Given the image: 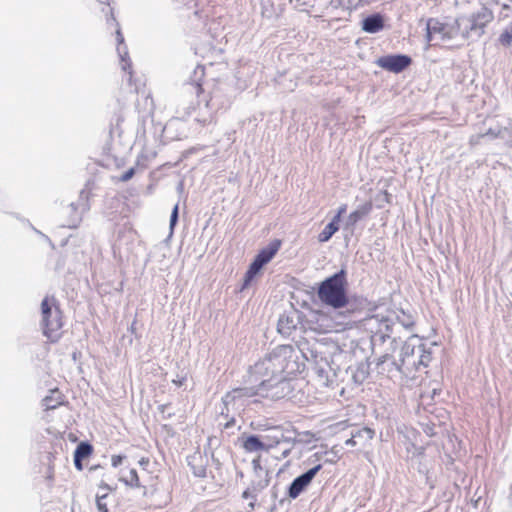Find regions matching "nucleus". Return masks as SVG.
Segmentation results:
<instances>
[{"label":"nucleus","mask_w":512,"mask_h":512,"mask_svg":"<svg viewBox=\"0 0 512 512\" xmlns=\"http://www.w3.org/2000/svg\"><path fill=\"white\" fill-rule=\"evenodd\" d=\"M181 110L183 111V116H190L191 113L195 110V105L191 101L188 105L186 103L182 102L178 106V113H181Z\"/></svg>","instance_id":"nucleus-33"},{"label":"nucleus","mask_w":512,"mask_h":512,"mask_svg":"<svg viewBox=\"0 0 512 512\" xmlns=\"http://www.w3.org/2000/svg\"><path fill=\"white\" fill-rule=\"evenodd\" d=\"M346 270L341 269L323 280L317 290L320 301L334 309L348 307Z\"/></svg>","instance_id":"nucleus-3"},{"label":"nucleus","mask_w":512,"mask_h":512,"mask_svg":"<svg viewBox=\"0 0 512 512\" xmlns=\"http://www.w3.org/2000/svg\"><path fill=\"white\" fill-rule=\"evenodd\" d=\"M74 465L77 469H82V461H76V456H74Z\"/></svg>","instance_id":"nucleus-44"},{"label":"nucleus","mask_w":512,"mask_h":512,"mask_svg":"<svg viewBox=\"0 0 512 512\" xmlns=\"http://www.w3.org/2000/svg\"><path fill=\"white\" fill-rule=\"evenodd\" d=\"M93 451L92 445L88 442H81L77 445L74 456H76V461H82L87 458Z\"/></svg>","instance_id":"nucleus-27"},{"label":"nucleus","mask_w":512,"mask_h":512,"mask_svg":"<svg viewBox=\"0 0 512 512\" xmlns=\"http://www.w3.org/2000/svg\"><path fill=\"white\" fill-rule=\"evenodd\" d=\"M499 42L505 47L510 46L512 43V29L502 32L499 36Z\"/></svg>","instance_id":"nucleus-32"},{"label":"nucleus","mask_w":512,"mask_h":512,"mask_svg":"<svg viewBox=\"0 0 512 512\" xmlns=\"http://www.w3.org/2000/svg\"><path fill=\"white\" fill-rule=\"evenodd\" d=\"M124 456L122 455H113L112 458H111V464L113 467H118L119 465L122 464L123 460H124Z\"/></svg>","instance_id":"nucleus-38"},{"label":"nucleus","mask_w":512,"mask_h":512,"mask_svg":"<svg viewBox=\"0 0 512 512\" xmlns=\"http://www.w3.org/2000/svg\"><path fill=\"white\" fill-rule=\"evenodd\" d=\"M339 230V224L331 220L325 228L319 233L318 241L320 243L328 242L332 236Z\"/></svg>","instance_id":"nucleus-25"},{"label":"nucleus","mask_w":512,"mask_h":512,"mask_svg":"<svg viewBox=\"0 0 512 512\" xmlns=\"http://www.w3.org/2000/svg\"><path fill=\"white\" fill-rule=\"evenodd\" d=\"M298 370L296 351L292 345H278L264 358L250 367V375L254 381L260 378L284 377Z\"/></svg>","instance_id":"nucleus-1"},{"label":"nucleus","mask_w":512,"mask_h":512,"mask_svg":"<svg viewBox=\"0 0 512 512\" xmlns=\"http://www.w3.org/2000/svg\"><path fill=\"white\" fill-rule=\"evenodd\" d=\"M263 15H269V10H266L265 9V6L263 7V11H262Z\"/></svg>","instance_id":"nucleus-47"},{"label":"nucleus","mask_w":512,"mask_h":512,"mask_svg":"<svg viewBox=\"0 0 512 512\" xmlns=\"http://www.w3.org/2000/svg\"><path fill=\"white\" fill-rule=\"evenodd\" d=\"M259 390L260 396L279 400L288 396L292 392V386L286 377L260 378Z\"/></svg>","instance_id":"nucleus-7"},{"label":"nucleus","mask_w":512,"mask_h":512,"mask_svg":"<svg viewBox=\"0 0 512 512\" xmlns=\"http://www.w3.org/2000/svg\"><path fill=\"white\" fill-rule=\"evenodd\" d=\"M372 210L371 202H365L360 205L355 211L351 212L347 218L346 225L354 226L358 221L367 216Z\"/></svg>","instance_id":"nucleus-18"},{"label":"nucleus","mask_w":512,"mask_h":512,"mask_svg":"<svg viewBox=\"0 0 512 512\" xmlns=\"http://www.w3.org/2000/svg\"><path fill=\"white\" fill-rule=\"evenodd\" d=\"M264 442L271 444V449L282 442H287L288 438L284 435L283 431L275 427L271 429L267 434L262 435Z\"/></svg>","instance_id":"nucleus-20"},{"label":"nucleus","mask_w":512,"mask_h":512,"mask_svg":"<svg viewBox=\"0 0 512 512\" xmlns=\"http://www.w3.org/2000/svg\"><path fill=\"white\" fill-rule=\"evenodd\" d=\"M90 193L83 189L81 190L78 200L76 202H71L68 204V209L71 211H75L80 209L84 214L90 210Z\"/></svg>","instance_id":"nucleus-19"},{"label":"nucleus","mask_w":512,"mask_h":512,"mask_svg":"<svg viewBox=\"0 0 512 512\" xmlns=\"http://www.w3.org/2000/svg\"><path fill=\"white\" fill-rule=\"evenodd\" d=\"M358 443L357 435H354V433H352L351 437L345 441V445L352 447L356 446Z\"/></svg>","instance_id":"nucleus-39"},{"label":"nucleus","mask_w":512,"mask_h":512,"mask_svg":"<svg viewBox=\"0 0 512 512\" xmlns=\"http://www.w3.org/2000/svg\"><path fill=\"white\" fill-rule=\"evenodd\" d=\"M354 435H357V439H358V441H359L360 439H363V440H366V441H367V440H371V439L373 438V436H374V431H373L372 429H370V428L365 427V428H362V429L357 430V431L354 433Z\"/></svg>","instance_id":"nucleus-30"},{"label":"nucleus","mask_w":512,"mask_h":512,"mask_svg":"<svg viewBox=\"0 0 512 512\" xmlns=\"http://www.w3.org/2000/svg\"><path fill=\"white\" fill-rule=\"evenodd\" d=\"M234 424H235V420H234V418H231L229 421H227V422L224 424V427H225V428H230V427H232Z\"/></svg>","instance_id":"nucleus-43"},{"label":"nucleus","mask_w":512,"mask_h":512,"mask_svg":"<svg viewBox=\"0 0 512 512\" xmlns=\"http://www.w3.org/2000/svg\"><path fill=\"white\" fill-rule=\"evenodd\" d=\"M135 174V168H130L128 169L125 173L122 174V176L120 177V180L123 181V182H127L129 181Z\"/></svg>","instance_id":"nucleus-36"},{"label":"nucleus","mask_w":512,"mask_h":512,"mask_svg":"<svg viewBox=\"0 0 512 512\" xmlns=\"http://www.w3.org/2000/svg\"><path fill=\"white\" fill-rule=\"evenodd\" d=\"M396 319L398 323L406 329H410L414 324L412 318L409 315H406L403 311L401 314L396 316Z\"/></svg>","instance_id":"nucleus-29"},{"label":"nucleus","mask_w":512,"mask_h":512,"mask_svg":"<svg viewBox=\"0 0 512 512\" xmlns=\"http://www.w3.org/2000/svg\"><path fill=\"white\" fill-rule=\"evenodd\" d=\"M35 231L38 233V234H41L43 237L47 238L44 234L41 233V231H38L35 229Z\"/></svg>","instance_id":"nucleus-51"},{"label":"nucleus","mask_w":512,"mask_h":512,"mask_svg":"<svg viewBox=\"0 0 512 512\" xmlns=\"http://www.w3.org/2000/svg\"><path fill=\"white\" fill-rule=\"evenodd\" d=\"M375 324L378 325V329L371 335V345L374 352L381 350L382 346L387 340H389L390 348L386 349L384 353L378 358V365L386 363L390 359V352L394 351L398 346L396 338H391L390 332L393 330V322L390 318L373 315L368 319V325L372 328Z\"/></svg>","instance_id":"nucleus-4"},{"label":"nucleus","mask_w":512,"mask_h":512,"mask_svg":"<svg viewBox=\"0 0 512 512\" xmlns=\"http://www.w3.org/2000/svg\"><path fill=\"white\" fill-rule=\"evenodd\" d=\"M198 121L203 122V123H206V122L208 121V118H206V117H205V118H203V119H198Z\"/></svg>","instance_id":"nucleus-48"},{"label":"nucleus","mask_w":512,"mask_h":512,"mask_svg":"<svg viewBox=\"0 0 512 512\" xmlns=\"http://www.w3.org/2000/svg\"><path fill=\"white\" fill-rule=\"evenodd\" d=\"M134 324H135V322H134V323H132V325H131V330H132V331L134 330Z\"/></svg>","instance_id":"nucleus-53"},{"label":"nucleus","mask_w":512,"mask_h":512,"mask_svg":"<svg viewBox=\"0 0 512 512\" xmlns=\"http://www.w3.org/2000/svg\"><path fill=\"white\" fill-rule=\"evenodd\" d=\"M249 506H250L251 508H254V502H251V503L249 504Z\"/></svg>","instance_id":"nucleus-52"},{"label":"nucleus","mask_w":512,"mask_h":512,"mask_svg":"<svg viewBox=\"0 0 512 512\" xmlns=\"http://www.w3.org/2000/svg\"><path fill=\"white\" fill-rule=\"evenodd\" d=\"M272 496L276 497L275 487L272 488Z\"/></svg>","instance_id":"nucleus-50"},{"label":"nucleus","mask_w":512,"mask_h":512,"mask_svg":"<svg viewBox=\"0 0 512 512\" xmlns=\"http://www.w3.org/2000/svg\"><path fill=\"white\" fill-rule=\"evenodd\" d=\"M100 2H105L106 0H99Z\"/></svg>","instance_id":"nucleus-55"},{"label":"nucleus","mask_w":512,"mask_h":512,"mask_svg":"<svg viewBox=\"0 0 512 512\" xmlns=\"http://www.w3.org/2000/svg\"><path fill=\"white\" fill-rule=\"evenodd\" d=\"M243 448L247 452L269 451L271 444L264 442L262 435H249L243 442Z\"/></svg>","instance_id":"nucleus-14"},{"label":"nucleus","mask_w":512,"mask_h":512,"mask_svg":"<svg viewBox=\"0 0 512 512\" xmlns=\"http://www.w3.org/2000/svg\"><path fill=\"white\" fill-rule=\"evenodd\" d=\"M464 19L458 18L453 23H442L436 18H430L426 23V40L432 45L454 39L461 30Z\"/></svg>","instance_id":"nucleus-6"},{"label":"nucleus","mask_w":512,"mask_h":512,"mask_svg":"<svg viewBox=\"0 0 512 512\" xmlns=\"http://www.w3.org/2000/svg\"><path fill=\"white\" fill-rule=\"evenodd\" d=\"M178 217H179V206L178 204H176L171 212V215H170V223H169V226H170V230L173 231L175 225L177 224L178 222Z\"/></svg>","instance_id":"nucleus-34"},{"label":"nucleus","mask_w":512,"mask_h":512,"mask_svg":"<svg viewBox=\"0 0 512 512\" xmlns=\"http://www.w3.org/2000/svg\"><path fill=\"white\" fill-rule=\"evenodd\" d=\"M289 453H290V450L287 449V450L283 451L282 455H283V457H287L289 455Z\"/></svg>","instance_id":"nucleus-46"},{"label":"nucleus","mask_w":512,"mask_h":512,"mask_svg":"<svg viewBox=\"0 0 512 512\" xmlns=\"http://www.w3.org/2000/svg\"><path fill=\"white\" fill-rule=\"evenodd\" d=\"M314 372L319 377L320 381L324 384H327L329 381V373L331 371V367L328 361L324 358H321L319 361L315 362Z\"/></svg>","instance_id":"nucleus-22"},{"label":"nucleus","mask_w":512,"mask_h":512,"mask_svg":"<svg viewBox=\"0 0 512 512\" xmlns=\"http://www.w3.org/2000/svg\"><path fill=\"white\" fill-rule=\"evenodd\" d=\"M205 76V67L203 65L198 64L192 74L190 75L189 79L184 83L182 87V95L183 96H191L199 98L201 93L203 92L202 89V80Z\"/></svg>","instance_id":"nucleus-11"},{"label":"nucleus","mask_w":512,"mask_h":512,"mask_svg":"<svg viewBox=\"0 0 512 512\" xmlns=\"http://www.w3.org/2000/svg\"><path fill=\"white\" fill-rule=\"evenodd\" d=\"M156 156V153L155 152H151L149 155L148 154H145L144 152L141 154V158H145V159H152Z\"/></svg>","instance_id":"nucleus-41"},{"label":"nucleus","mask_w":512,"mask_h":512,"mask_svg":"<svg viewBox=\"0 0 512 512\" xmlns=\"http://www.w3.org/2000/svg\"><path fill=\"white\" fill-rule=\"evenodd\" d=\"M107 498V493L103 495H97L96 496V506L99 512H109V509L107 507V503L105 499Z\"/></svg>","instance_id":"nucleus-31"},{"label":"nucleus","mask_w":512,"mask_h":512,"mask_svg":"<svg viewBox=\"0 0 512 512\" xmlns=\"http://www.w3.org/2000/svg\"><path fill=\"white\" fill-rule=\"evenodd\" d=\"M296 326L297 324L292 317L283 315L278 320L277 330L281 335L289 337Z\"/></svg>","instance_id":"nucleus-21"},{"label":"nucleus","mask_w":512,"mask_h":512,"mask_svg":"<svg viewBox=\"0 0 512 512\" xmlns=\"http://www.w3.org/2000/svg\"><path fill=\"white\" fill-rule=\"evenodd\" d=\"M100 488H101V489H104V490H110V489H111V488H110V486H109L108 484H105V483H102V484L100 485Z\"/></svg>","instance_id":"nucleus-45"},{"label":"nucleus","mask_w":512,"mask_h":512,"mask_svg":"<svg viewBox=\"0 0 512 512\" xmlns=\"http://www.w3.org/2000/svg\"><path fill=\"white\" fill-rule=\"evenodd\" d=\"M40 325L44 336L56 342L61 336L63 326L62 312L55 297L46 296L41 302Z\"/></svg>","instance_id":"nucleus-5"},{"label":"nucleus","mask_w":512,"mask_h":512,"mask_svg":"<svg viewBox=\"0 0 512 512\" xmlns=\"http://www.w3.org/2000/svg\"><path fill=\"white\" fill-rule=\"evenodd\" d=\"M255 492H256V491H254V490H253V488H252V486H251V487L247 488V489L243 492L242 497H243L244 499H249V498H251V499H253L254 501H256V495L254 494Z\"/></svg>","instance_id":"nucleus-37"},{"label":"nucleus","mask_w":512,"mask_h":512,"mask_svg":"<svg viewBox=\"0 0 512 512\" xmlns=\"http://www.w3.org/2000/svg\"><path fill=\"white\" fill-rule=\"evenodd\" d=\"M431 361V353L424 348L422 339L412 335L402 345L399 359L393 360L392 365L396 370L407 377H412L419 368L427 367Z\"/></svg>","instance_id":"nucleus-2"},{"label":"nucleus","mask_w":512,"mask_h":512,"mask_svg":"<svg viewBox=\"0 0 512 512\" xmlns=\"http://www.w3.org/2000/svg\"><path fill=\"white\" fill-rule=\"evenodd\" d=\"M210 106V101L205 100V108H208Z\"/></svg>","instance_id":"nucleus-49"},{"label":"nucleus","mask_w":512,"mask_h":512,"mask_svg":"<svg viewBox=\"0 0 512 512\" xmlns=\"http://www.w3.org/2000/svg\"><path fill=\"white\" fill-rule=\"evenodd\" d=\"M184 381H185V378H184V377H182V378H179V379H174V380H173V383H174L175 385H177V386H179V387H180V386H182V385H183Z\"/></svg>","instance_id":"nucleus-42"},{"label":"nucleus","mask_w":512,"mask_h":512,"mask_svg":"<svg viewBox=\"0 0 512 512\" xmlns=\"http://www.w3.org/2000/svg\"><path fill=\"white\" fill-rule=\"evenodd\" d=\"M375 63L389 72L401 73L411 65L412 59L405 54H390L379 57Z\"/></svg>","instance_id":"nucleus-10"},{"label":"nucleus","mask_w":512,"mask_h":512,"mask_svg":"<svg viewBox=\"0 0 512 512\" xmlns=\"http://www.w3.org/2000/svg\"><path fill=\"white\" fill-rule=\"evenodd\" d=\"M63 213L68 217V220L64 226L71 229L77 228L79 226L84 215V212H82L80 209L75 211L69 210L68 205L63 208Z\"/></svg>","instance_id":"nucleus-23"},{"label":"nucleus","mask_w":512,"mask_h":512,"mask_svg":"<svg viewBox=\"0 0 512 512\" xmlns=\"http://www.w3.org/2000/svg\"><path fill=\"white\" fill-rule=\"evenodd\" d=\"M120 480L129 487H140V481L136 469H130L127 474L122 475Z\"/></svg>","instance_id":"nucleus-28"},{"label":"nucleus","mask_w":512,"mask_h":512,"mask_svg":"<svg viewBox=\"0 0 512 512\" xmlns=\"http://www.w3.org/2000/svg\"><path fill=\"white\" fill-rule=\"evenodd\" d=\"M194 474L198 477H205L206 470L204 468H201L198 471H194Z\"/></svg>","instance_id":"nucleus-40"},{"label":"nucleus","mask_w":512,"mask_h":512,"mask_svg":"<svg viewBox=\"0 0 512 512\" xmlns=\"http://www.w3.org/2000/svg\"><path fill=\"white\" fill-rule=\"evenodd\" d=\"M346 209H347V206L345 204L341 205L339 208H338V211L337 213L334 215V217L332 218V220H334L335 222H337L339 224L340 222V219L342 217V215L346 212Z\"/></svg>","instance_id":"nucleus-35"},{"label":"nucleus","mask_w":512,"mask_h":512,"mask_svg":"<svg viewBox=\"0 0 512 512\" xmlns=\"http://www.w3.org/2000/svg\"><path fill=\"white\" fill-rule=\"evenodd\" d=\"M62 404L61 394L58 390H52L50 395L42 400L45 410H53Z\"/></svg>","instance_id":"nucleus-24"},{"label":"nucleus","mask_w":512,"mask_h":512,"mask_svg":"<svg viewBox=\"0 0 512 512\" xmlns=\"http://www.w3.org/2000/svg\"><path fill=\"white\" fill-rule=\"evenodd\" d=\"M384 27V19L378 14H371L365 17L362 21V29L367 33H377L381 31Z\"/></svg>","instance_id":"nucleus-15"},{"label":"nucleus","mask_w":512,"mask_h":512,"mask_svg":"<svg viewBox=\"0 0 512 512\" xmlns=\"http://www.w3.org/2000/svg\"><path fill=\"white\" fill-rule=\"evenodd\" d=\"M494 18V15L490 9L487 7H482L479 11L474 13L471 18L468 20L469 26H466L464 36H476L479 38L484 33V28L488 23H490Z\"/></svg>","instance_id":"nucleus-8"},{"label":"nucleus","mask_w":512,"mask_h":512,"mask_svg":"<svg viewBox=\"0 0 512 512\" xmlns=\"http://www.w3.org/2000/svg\"><path fill=\"white\" fill-rule=\"evenodd\" d=\"M280 246V240H273L265 248L261 249L254 259L265 266L275 256Z\"/></svg>","instance_id":"nucleus-16"},{"label":"nucleus","mask_w":512,"mask_h":512,"mask_svg":"<svg viewBox=\"0 0 512 512\" xmlns=\"http://www.w3.org/2000/svg\"><path fill=\"white\" fill-rule=\"evenodd\" d=\"M263 267L264 266L261 263H259L256 259L252 261L247 272L245 273L242 289H245L246 287L249 286L251 281L262 270Z\"/></svg>","instance_id":"nucleus-26"},{"label":"nucleus","mask_w":512,"mask_h":512,"mask_svg":"<svg viewBox=\"0 0 512 512\" xmlns=\"http://www.w3.org/2000/svg\"><path fill=\"white\" fill-rule=\"evenodd\" d=\"M147 494L146 488H144L143 495L145 496Z\"/></svg>","instance_id":"nucleus-54"},{"label":"nucleus","mask_w":512,"mask_h":512,"mask_svg":"<svg viewBox=\"0 0 512 512\" xmlns=\"http://www.w3.org/2000/svg\"><path fill=\"white\" fill-rule=\"evenodd\" d=\"M116 39L118 42L117 52L120 57L121 68L123 71H128V73L131 75V71H130L131 61L128 57L127 47L125 45H123L124 37L121 34L120 30H117V32H116Z\"/></svg>","instance_id":"nucleus-17"},{"label":"nucleus","mask_w":512,"mask_h":512,"mask_svg":"<svg viewBox=\"0 0 512 512\" xmlns=\"http://www.w3.org/2000/svg\"><path fill=\"white\" fill-rule=\"evenodd\" d=\"M252 467L255 479L252 481L254 491H262L270 482V472L262 466L260 457L252 460Z\"/></svg>","instance_id":"nucleus-13"},{"label":"nucleus","mask_w":512,"mask_h":512,"mask_svg":"<svg viewBox=\"0 0 512 512\" xmlns=\"http://www.w3.org/2000/svg\"><path fill=\"white\" fill-rule=\"evenodd\" d=\"M322 469V464H317L306 472L294 478L287 488V495L291 499H296L312 483L317 473Z\"/></svg>","instance_id":"nucleus-9"},{"label":"nucleus","mask_w":512,"mask_h":512,"mask_svg":"<svg viewBox=\"0 0 512 512\" xmlns=\"http://www.w3.org/2000/svg\"><path fill=\"white\" fill-rule=\"evenodd\" d=\"M254 396H260L259 384L257 386L239 387L227 392L222 398L224 408L222 409L221 414L224 415L225 410L228 412V406L236 400L251 398Z\"/></svg>","instance_id":"nucleus-12"}]
</instances>
